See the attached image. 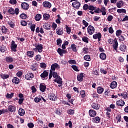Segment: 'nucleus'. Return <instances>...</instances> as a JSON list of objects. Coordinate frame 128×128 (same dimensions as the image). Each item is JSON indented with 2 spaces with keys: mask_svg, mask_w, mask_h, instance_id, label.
I'll list each match as a JSON object with an SVG mask.
<instances>
[{
  "mask_svg": "<svg viewBox=\"0 0 128 128\" xmlns=\"http://www.w3.org/2000/svg\"><path fill=\"white\" fill-rule=\"evenodd\" d=\"M35 47V48H33V50L38 52H42V50L44 48L42 44H38Z\"/></svg>",
  "mask_w": 128,
  "mask_h": 128,
  "instance_id": "obj_1",
  "label": "nucleus"
},
{
  "mask_svg": "<svg viewBox=\"0 0 128 128\" xmlns=\"http://www.w3.org/2000/svg\"><path fill=\"white\" fill-rule=\"evenodd\" d=\"M18 48V44H16V42L14 40H12L11 42V46L10 48L12 50L16 52V48Z\"/></svg>",
  "mask_w": 128,
  "mask_h": 128,
  "instance_id": "obj_2",
  "label": "nucleus"
},
{
  "mask_svg": "<svg viewBox=\"0 0 128 128\" xmlns=\"http://www.w3.org/2000/svg\"><path fill=\"white\" fill-rule=\"evenodd\" d=\"M94 40H98V42H100L102 40V33L98 32L96 34L93 35Z\"/></svg>",
  "mask_w": 128,
  "mask_h": 128,
  "instance_id": "obj_3",
  "label": "nucleus"
},
{
  "mask_svg": "<svg viewBox=\"0 0 128 128\" xmlns=\"http://www.w3.org/2000/svg\"><path fill=\"white\" fill-rule=\"evenodd\" d=\"M48 98L50 100H52L53 102H56L58 100V98L56 96V95L54 93H50L48 94Z\"/></svg>",
  "mask_w": 128,
  "mask_h": 128,
  "instance_id": "obj_4",
  "label": "nucleus"
},
{
  "mask_svg": "<svg viewBox=\"0 0 128 128\" xmlns=\"http://www.w3.org/2000/svg\"><path fill=\"white\" fill-rule=\"evenodd\" d=\"M34 77V75L32 73H28L25 75V78L27 80H32Z\"/></svg>",
  "mask_w": 128,
  "mask_h": 128,
  "instance_id": "obj_5",
  "label": "nucleus"
},
{
  "mask_svg": "<svg viewBox=\"0 0 128 128\" xmlns=\"http://www.w3.org/2000/svg\"><path fill=\"white\" fill-rule=\"evenodd\" d=\"M57 52L59 54L60 56H64V54H68V51L64 49H62L60 48H58L57 50Z\"/></svg>",
  "mask_w": 128,
  "mask_h": 128,
  "instance_id": "obj_6",
  "label": "nucleus"
},
{
  "mask_svg": "<svg viewBox=\"0 0 128 128\" xmlns=\"http://www.w3.org/2000/svg\"><path fill=\"white\" fill-rule=\"evenodd\" d=\"M88 32L89 34H92L94 32V27L90 25L88 27Z\"/></svg>",
  "mask_w": 128,
  "mask_h": 128,
  "instance_id": "obj_7",
  "label": "nucleus"
},
{
  "mask_svg": "<svg viewBox=\"0 0 128 128\" xmlns=\"http://www.w3.org/2000/svg\"><path fill=\"white\" fill-rule=\"evenodd\" d=\"M72 6L73 8H76V10H78V8H80V2L78 1L74 2L72 4Z\"/></svg>",
  "mask_w": 128,
  "mask_h": 128,
  "instance_id": "obj_8",
  "label": "nucleus"
},
{
  "mask_svg": "<svg viewBox=\"0 0 128 128\" xmlns=\"http://www.w3.org/2000/svg\"><path fill=\"white\" fill-rule=\"evenodd\" d=\"M84 74L81 72L78 75L77 80H78V82H82V80H84Z\"/></svg>",
  "mask_w": 128,
  "mask_h": 128,
  "instance_id": "obj_9",
  "label": "nucleus"
},
{
  "mask_svg": "<svg viewBox=\"0 0 128 128\" xmlns=\"http://www.w3.org/2000/svg\"><path fill=\"white\" fill-rule=\"evenodd\" d=\"M40 92H46V86L44 83L40 84Z\"/></svg>",
  "mask_w": 128,
  "mask_h": 128,
  "instance_id": "obj_10",
  "label": "nucleus"
},
{
  "mask_svg": "<svg viewBox=\"0 0 128 128\" xmlns=\"http://www.w3.org/2000/svg\"><path fill=\"white\" fill-rule=\"evenodd\" d=\"M42 78V80H44L47 76H48V72L46 70H44L43 72L40 75Z\"/></svg>",
  "mask_w": 128,
  "mask_h": 128,
  "instance_id": "obj_11",
  "label": "nucleus"
},
{
  "mask_svg": "<svg viewBox=\"0 0 128 128\" xmlns=\"http://www.w3.org/2000/svg\"><path fill=\"white\" fill-rule=\"evenodd\" d=\"M118 96H122V98H124V100H126L128 98V94L125 92H122V93H118Z\"/></svg>",
  "mask_w": 128,
  "mask_h": 128,
  "instance_id": "obj_12",
  "label": "nucleus"
},
{
  "mask_svg": "<svg viewBox=\"0 0 128 128\" xmlns=\"http://www.w3.org/2000/svg\"><path fill=\"white\" fill-rule=\"evenodd\" d=\"M92 122H94V124H100V118L98 116L92 118Z\"/></svg>",
  "mask_w": 128,
  "mask_h": 128,
  "instance_id": "obj_13",
  "label": "nucleus"
},
{
  "mask_svg": "<svg viewBox=\"0 0 128 128\" xmlns=\"http://www.w3.org/2000/svg\"><path fill=\"white\" fill-rule=\"evenodd\" d=\"M88 114L89 116H90L91 118H94V116H96V112L92 109L89 110Z\"/></svg>",
  "mask_w": 128,
  "mask_h": 128,
  "instance_id": "obj_14",
  "label": "nucleus"
},
{
  "mask_svg": "<svg viewBox=\"0 0 128 128\" xmlns=\"http://www.w3.org/2000/svg\"><path fill=\"white\" fill-rule=\"evenodd\" d=\"M56 32L58 34V36H62L64 34V29L62 28H58L56 29Z\"/></svg>",
  "mask_w": 128,
  "mask_h": 128,
  "instance_id": "obj_15",
  "label": "nucleus"
},
{
  "mask_svg": "<svg viewBox=\"0 0 128 128\" xmlns=\"http://www.w3.org/2000/svg\"><path fill=\"white\" fill-rule=\"evenodd\" d=\"M112 48L115 50H118V40H116V38L114 40V43L112 44Z\"/></svg>",
  "mask_w": 128,
  "mask_h": 128,
  "instance_id": "obj_16",
  "label": "nucleus"
},
{
  "mask_svg": "<svg viewBox=\"0 0 128 128\" xmlns=\"http://www.w3.org/2000/svg\"><path fill=\"white\" fill-rule=\"evenodd\" d=\"M91 106L92 108H94V110H100V106L98 104V102H94L91 105Z\"/></svg>",
  "mask_w": 128,
  "mask_h": 128,
  "instance_id": "obj_17",
  "label": "nucleus"
},
{
  "mask_svg": "<svg viewBox=\"0 0 128 128\" xmlns=\"http://www.w3.org/2000/svg\"><path fill=\"white\" fill-rule=\"evenodd\" d=\"M16 110V106L10 105L8 106V110L10 112H14Z\"/></svg>",
  "mask_w": 128,
  "mask_h": 128,
  "instance_id": "obj_18",
  "label": "nucleus"
},
{
  "mask_svg": "<svg viewBox=\"0 0 128 128\" xmlns=\"http://www.w3.org/2000/svg\"><path fill=\"white\" fill-rule=\"evenodd\" d=\"M21 6L23 10H28L29 8L28 4L26 2H23L21 4Z\"/></svg>",
  "mask_w": 128,
  "mask_h": 128,
  "instance_id": "obj_19",
  "label": "nucleus"
},
{
  "mask_svg": "<svg viewBox=\"0 0 128 128\" xmlns=\"http://www.w3.org/2000/svg\"><path fill=\"white\" fill-rule=\"evenodd\" d=\"M42 6L44 8H50V6H52V4L48 1H45L43 2Z\"/></svg>",
  "mask_w": 128,
  "mask_h": 128,
  "instance_id": "obj_20",
  "label": "nucleus"
},
{
  "mask_svg": "<svg viewBox=\"0 0 128 128\" xmlns=\"http://www.w3.org/2000/svg\"><path fill=\"white\" fill-rule=\"evenodd\" d=\"M60 68V66L57 63H54L51 66V70H56V68Z\"/></svg>",
  "mask_w": 128,
  "mask_h": 128,
  "instance_id": "obj_21",
  "label": "nucleus"
},
{
  "mask_svg": "<svg viewBox=\"0 0 128 128\" xmlns=\"http://www.w3.org/2000/svg\"><path fill=\"white\" fill-rule=\"evenodd\" d=\"M54 82H57V84H62V79L60 76H58V78L54 80Z\"/></svg>",
  "mask_w": 128,
  "mask_h": 128,
  "instance_id": "obj_22",
  "label": "nucleus"
},
{
  "mask_svg": "<svg viewBox=\"0 0 128 128\" xmlns=\"http://www.w3.org/2000/svg\"><path fill=\"white\" fill-rule=\"evenodd\" d=\"M12 82L15 84H20V78L16 77H14L12 79Z\"/></svg>",
  "mask_w": 128,
  "mask_h": 128,
  "instance_id": "obj_23",
  "label": "nucleus"
},
{
  "mask_svg": "<svg viewBox=\"0 0 128 128\" xmlns=\"http://www.w3.org/2000/svg\"><path fill=\"white\" fill-rule=\"evenodd\" d=\"M118 86V83L116 81H113L111 82L110 84V88L114 90V88H116Z\"/></svg>",
  "mask_w": 128,
  "mask_h": 128,
  "instance_id": "obj_24",
  "label": "nucleus"
},
{
  "mask_svg": "<svg viewBox=\"0 0 128 128\" xmlns=\"http://www.w3.org/2000/svg\"><path fill=\"white\" fill-rule=\"evenodd\" d=\"M30 68L31 70H33L34 72H36V70H38V63L36 62L34 64H32L31 66H30Z\"/></svg>",
  "mask_w": 128,
  "mask_h": 128,
  "instance_id": "obj_25",
  "label": "nucleus"
},
{
  "mask_svg": "<svg viewBox=\"0 0 128 128\" xmlns=\"http://www.w3.org/2000/svg\"><path fill=\"white\" fill-rule=\"evenodd\" d=\"M124 104L125 103H124V100H118L116 101V105L118 106H124Z\"/></svg>",
  "mask_w": 128,
  "mask_h": 128,
  "instance_id": "obj_26",
  "label": "nucleus"
},
{
  "mask_svg": "<svg viewBox=\"0 0 128 128\" xmlns=\"http://www.w3.org/2000/svg\"><path fill=\"white\" fill-rule=\"evenodd\" d=\"M124 1L120 0L116 2V6L118 8H120L122 6H124Z\"/></svg>",
  "mask_w": 128,
  "mask_h": 128,
  "instance_id": "obj_27",
  "label": "nucleus"
},
{
  "mask_svg": "<svg viewBox=\"0 0 128 128\" xmlns=\"http://www.w3.org/2000/svg\"><path fill=\"white\" fill-rule=\"evenodd\" d=\"M100 58L102 60H106V54L104 52H102L100 54Z\"/></svg>",
  "mask_w": 128,
  "mask_h": 128,
  "instance_id": "obj_28",
  "label": "nucleus"
},
{
  "mask_svg": "<svg viewBox=\"0 0 128 128\" xmlns=\"http://www.w3.org/2000/svg\"><path fill=\"white\" fill-rule=\"evenodd\" d=\"M42 19V14H36L34 17V20L36 22H40Z\"/></svg>",
  "mask_w": 128,
  "mask_h": 128,
  "instance_id": "obj_29",
  "label": "nucleus"
},
{
  "mask_svg": "<svg viewBox=\"0 0 128 128\" xmlns=\"http://www.w3.org/2000/svg\"><path fill=\"white\" fill-rule=\"evenodd\" d=\"M100 12H102V16H106V8L102 6L100 9Z\"/></svg>",
  "mask_w": 128,
  "mask_h": 128,
  "instance_id": "obj_30",
  "label": "nucleus"
},
{
  "mask_svg": "<svg viewBox=\"0 0 128 128\" xmlns=\"http://www.w3.org/2000/svg\"><path fill=\"white\" fill-rule=\"evenodd\" d=\"M26 114V112L24 111V110L20 108L18 110V114L20 116H24V114Z\"/></svg>",
  "mask_w": 128,
  "mask_h": 128,
  "instance_id": "obj_31",
  "label": "nucleus"
},
{
  "mask_svg": "<svg viewBox=\"0 0 128 128\" xmlns=\"http://www.w3.org/2000/svg\"><path fill=\"white\" fill-rule=\"evenodd\" d=\"M45 30H50V24H48V23H45L44 24L43 26Z\"/></svg>",
  "mask_w": 128,
  "mask_h": 128,
  "instance_id": "obj_32",
  "label": "nucleus"
},
{
  "mask_svg": "<svg viewBox=\"0 0 128 128\" xmlns=\"http://www.w3.org/2000/svg\"><path fill=\"white\" fill-rule=\"evenodd\" d=\"M120 48L122 52H124L126 50V44L120 45Z\"/></svg>",
  "mask_w": 128,
  "mask_h": 128,
  "instance_id": "obj_33",
  "label": "nucleus"
},
{
  "mask_svg": "<svg viewBox=\"0 0 128 128\" xmlns=\"http://www.w3.org/2000/svg\"><path fill=\"white\" fill-rule=\"evenodd\" d=\"M26 54L29 58H33L34 56V52L32 51H28Z\"/></svg>",
  "mask_w": 128,
  "mask_h": 128,
  "instance_id": "obj_34",
  "label": "nucleus"
},
{
  "mask_svg": "<svg viewBox=\"0 0 128 128\" xmlns=\"http://www.w3.org/2000/svg\"><path fill=\"white\" fill-rule=\"evenodd\" d=\"M70 48L74 52H78V50H76V44H71Z\"/></svg>",
  "mask_w": 128,
  "mask_h": 128,
  "instance_id": "obj_35",
  "label": "nucleus"
},
{
  "mask_svg": "<svg viewBox=\"0 0 128 128\" xmlns=\"http://www.w3.org/2000/svg\"><path fill=\"white\" fill-rule=\"evenodd\" d=\"M2 32L3 34H6L8 32V29L6 27V26H2L1 28Z\"/></svg>",
  "mask_w": 128,
  "mask_h": 128,
  "instance_id": "obj_36",
  "label": "nucleus"
},
{
  "mask_svg": "<svg viewBox=\"0 0 128 128\" xmlns=\"http://www.w3.org/2000/svg\"><path fill=\"white\" fill-rule=\"evenodd\" d=\"M104 88L99 86L97 88V92H98L100 94H102L104 92Z\"/></svg>",
  "mask_w": 128,
  "mask_h": 128,
  "instance_id": "obj_37",
  "label": "nucleus"
},
{
  "mask_svg": "<svg viewBox=\"0 0 128 128\" xmlns=\"http://www.w3.org/2000/svg\"><path fill=\"white\" fill-rule=\"evenodd\" d=\"M8 24L10 26V28H14V26H16V24H14V23L12 22V20H10L8 22Z\"/></svg>",
  "mask_w": 128,
  "mask_h": 128,
  "instance_id": "obj_38",
  "label": "nucleus"
},
{
  "mask_svg": "<svg viewBox=\"0 0 128 128\" xmlns=\"http://www.w3.org/2000/svg\"><path fill=\"white\" fill-rule=\"evenodd\" d=\"M8 24L10 26V28H14V26H16V24H14V23L12 22V20H10L8 22Z\"/></svg>",
  "mask_w": 128,
  "mask_h": 128,
  "instance_id": "obj_39",
  "label": "nucleus"
},
{
  "mask_svg": "<svg viewBox=\"0 0 128 128\" xmlns=\"http://www.w3.org/2000/svg\"><path fill=\"white\" fill-rule=\"evenodd\" d=\"M8 24L10 26V28H14V26H16V24H14V23L12 22V20H10L8 22Z\"/></svg>",
  "mask_w": 128,
  "mask_h": 128,
  "instance_id": "obj_40",
  "label": "nucleus"
},
{
  "mask_svg": "<svg viewBox=\"0 0 128 128\" xmlns=\"http://www.w3.org/2000/svg\"><path fill=\"white\" fill-rule=\"evenodd\" d=\"M8 24L10 26V28H14V26H16V24H14V23L12 22V20H10L8 22Z\"/></svg>",
  "mask_w": 128,
  "mask_h": 128,
  "instance_id": "obj_41",
  "label": "nucleus"
},
{
  "mask_svg": "<svg viewBox=\"0 0 128 128\" xmlns=\"http://www.w3.org/2000/svg\"><path fill=\"white\" fill-rule=\"evenodd\" d=\"M80 97L84 98H86V91L84 90H82L80 92Z\"/></svg>",
  "mask_w": 128,
  "mask_h": 128,
  "instance_id": "obj_42",
  "label": "nucleus"
},
{
  "mask_svg": "<svg viewBox=\"0 0 128 128\" xmlns=\"http://www.w3.org/2000/svg\"><path fill=\"white\" fill-rule=\"evenodd\" d=\"M6 60L8 62H14V59L12 57H6Z\"/></svg>",
  "mask_w": 128,
  "mask_h": 128,
  "instance_id": "obj_43",
  "label": "nucleus"
},
{
  "mask_svg": "<svg viewBox=\"0 0 128 128\" xmlns=\"http://www.w3.org/2000/svg\"><path fill=\"white\" fill-rule=\"evenodd\" d=\"M117 12H118V14H122V12H124V14H126V10L124 8L118 9Z\"/></svg>",
  "mask_w": 128,
  "mask_h": 128,
  "instance_id": "obj_44",
  "label": "nucleus"
},
{
  "mask_svg": "<svg viewBox=\"0 0 128 128\" xmlns=\"http://www.w3.org/2000/svg\"><path fill=\"white\" fill-rule=\"evenodd\" d=\"M118 40L120 42H122L126 40V38H124V36L121 35L118 36Z\"/></svg>",
  "mask_w": 128,
  "mask_h": 128,
  "instance_id": "obj_45",
  "label": "nucleus"
},
{
  "mask_svg": "<svg viewBox=\"0 0 128 128\" xmlns=\"http://www.w3.org/2000/svg\"><path fill=\"white\" fill-rule=\"evenodd\" d=\"M2 78L3 80H6V78H10V75L6 74H2L1 75Z\"/></svg>",
  "mask_w": 128,
  "mask_h": 128,
  "instance_id": "obj_46",
  "label": "nucleus"
},
{
  "mask_svg": "<svg viewBox=\"0 0 128 128\" xmlns=\"http://www.w3.org/2000/svg\"><path fill=\"white\" fill-rule=\"evenodd\" d=\"M20 16L22 20H26V18H28L26 14L24 13L22 14Z\"/></svg>",
  "mask_w": 128,
  "mask_h": 128,
  "instance_id": "obj_47",
  "label": "nucleus"
},
{
  "mask_svg": "<svg viewBox=\"0 0 128 128\" xmlns=\"http://www.w3.org/2000/svg\"><path fill=\"white\" fill-rule=\"evenodd\" d=\"M66 32L67 34H70V32H72V28L68 27V25H66Z\"/></svg>",
  "mask_w": 128,
  "mask_h": 128,
  "instance_id": "obj_48",
  "label": "nucleus"
},
{
  "mask_svg": "<svg viewBox=\"0 0 128 128\" xmlns=\"http://www.w3.org/2000/svg\"><path fill=\"white\" fill-rule=\"evenodd\" d=\"M44 16V18L45 20H48V18H50V14H44L43 15Z\"/></svg>",
  "mask_w": 128,
  "mask_h": 128,
  "instance_id": "obj_49",
  "label": "nucleus"
},
{
  "mask_svg": "<svg viewBox=\"0 0 128 128\" xmlns=\"http://www.w3.org/2000/svg\"><path fill=\"white\" fill-rule=\"evenodd\" d=\"M8 12L10 14H14V9L12 8H10L8 10Z\"/></svg>",
  "mask_w": 128,
  "mask_h": 128,
  "instance_id": "obj_50",
  "label": "nucleus"
},
{
  "mask_svg": "<svg viewBox=\"0 0 128 128\" xmlns=\"http://www.w3.org/2000/svg\"><path fill=\"white\" fill-rule=\"evenodd\" d=\"M84 58L85 60H87L88 62H90V56L88 54L86 55L84 57Z\"/></svg>",
  "mask_w": 128,
  "mask_h": 128,
  "instance_id": "obj_51",
  "label": "nucleus"
},
{
  "mask_svg": "<svg viewBox=\"0 0 128 128\" xmlns=\"http://www.w3.org/2000/svg\"><path fill=\"white\" fill-rule=\"evenodd\" d=\"M88 38L86 36H84L83 38H82V40L86 44H88Z\"/></svg>",
  "mask_w": 128,
  "mask_h": 128,
  "instance_id": "obj_52",
  "label": "nucleus"
},
{
  "mask_svg": "<svg viewBox=\"0 0 128 128\" xmlns=\"http://www.w3.org/2000/svg\"><path fill=\"white\" fill-rule=\"evenodd\" d=\"M14 92H12L10 94L8 93L6 95V98H12V96H14Z\"/></svg>",
  "mask_w": 128,
  "mask_h": 128,
  "instance_id": "obj_53",
  "label": "nucleus"
},
{
  "mask_svg": "<svg viewBox=\"0 0 128 128\" xmlns=\"http://www.w3.org/2000/svg\"><path fill=\"white\" fill-rule=\"evenodd\" d=\"M68 62L70 64H76V60H69Z\"/></svg>",
  "mask_w": 128,
  "mask_h": 128,
  "instance_id": "obj_54",
  "label": "nucleus"
},
{
  "mask_svg": "<svg viewBox=\"0 0 128 128\" xmlns=\"http://www.w3.org/2000/svg\"><path fill=\"white\" fill-rule=\"evenodd\" d=\"M0 52H6V47L4 46H0Z\"/></svg>",
  "mask_w": 128,
  "mask_h": 128,
  "instance_id": "obj_55",
  "label": "nucleus"
},
{
  "mask_svg": "<svg viewBox=\"0 0 128 128\" xmlns=\"http://www.w3.org/2000/svg\"><path fill=\"white\" fill-rule=\"evenodd\" d=\"M96 6L94 7L92 5L89 6V8H88L89 10H92V11L96 10Z\"/></svg>",
  "mask_w": 128,
  "mask_h": 128,
  "instance_id": "obj_56",
  "label": "nucleus"
},
{
  "mask_svg": "<svg viewBox=\"0 0 128 128\" xmlns=\"http://www.w3.org/2000/svg\"><path fill=\"white\" fill-rule=\"evenodd\" d=\"M122 30H117L116 31V36H120V34H122Z\"/></svg>",
  "mask_w": 128,
  "mask_h": 128,
  "instance_id": "obj_57",
  "label": "nucleus"
},
{
  "mask_svg": "<svg viewBox=\"0 0 128 128\" xmlns=\"http://www.w3.org/2000/svg\"><path fill=\"white\" fill-rule=\"evenodd\" d=\"M62 40L59 38L56 40V44L57 46H62Z\"/></svg>",
  "mask_w": 128,
  "mask_h": 128,
  "instance_id": "obj_58",
  "label": "nucleus"
},
{
  "mask_svg": "<svg viewBox=\"0 0 128 128\" xmlns=\"http://www.w3.org/2000/svg\"><path fill=\"white\" fill-rule=\"evenodd\" d=\"M40 100H42V98H38V97H36L34 98V102H36V104L40 102Z\"/></svg>",
  "mask_w": 128,
  "mask_h": 128,
  "instance_id": "obj_59",
  "label": "nucleus"
},
{
  "mask_svg": "<svg viewBox=\"0 0 128 128\" xmlns=\"http://www.w3.org/2000/svg\"><path fill=\"white\" fill-rule=\"evenodd\" d=\"M82 52L84 54H88V48H82Z\"/></svg>",
  "mask_w": 128,
  "mask_h": 128,
  "instance_id": "obj_60",
  "label": "nucleus"
},
{
  "mask_svg": "<svg viewBox=\"0 0 128 128\" xmlns=\"http://www.w3.org/2000/svg\"><path fill=\"white\" fill-rule=\"evenodd\" d=\"M72 68L75 70V72H80V70L78 68V66L76 65H73L72 66Z\"/></svg>",
  "mask_w": 128,
  "mask_h": 128,
  "instance_id": "obj_61",
  "label": "nucleus"
},
{
  "mask_svg": "<svg viewBox=\"0 0 128 128\" xmlns=\"http://www.w3.org/2000/svg\"><path fill=\"white\" fill-rule=\"evenodd\" d=\"M67 112L68 114H74V110L70 109L68 110Z\"/></svg>",
  "mask_w": 128,
  "mask_h": 128,
  "instance_id": "obj_62",
  "label": "nucleus"
},
{
  "mask_svg": "<svg viewBox=\"0 0 128 128\" xmlns=\"http://www.w3.org/2000/svg\"><path fill=\"white\" fill-rule=\"evenodd\" d=\"M90 6H88V4H84L83 6V10H88Z\"/></svg>",
  "mask_w": 128,
  "mask_h": 128,
  "instance_id": "obj_63",
  "label": "nucleus"
},
{
  "mask_svg": "<svg viewBox=\"0 0 128 128\" xmlns=\"http://www.w3.org/2000/svg\"><path fill=\"white\" fill-rule=\"evenodd\" d=\"M20 24H21V26H26L28 24V22H26L24 20H21Z\"/></svg>",
  "mask_w": 128,
  "mask_h": 128,
  "instance_id": "obj_64",
  "label": "nucleus"
}]
</instances>
